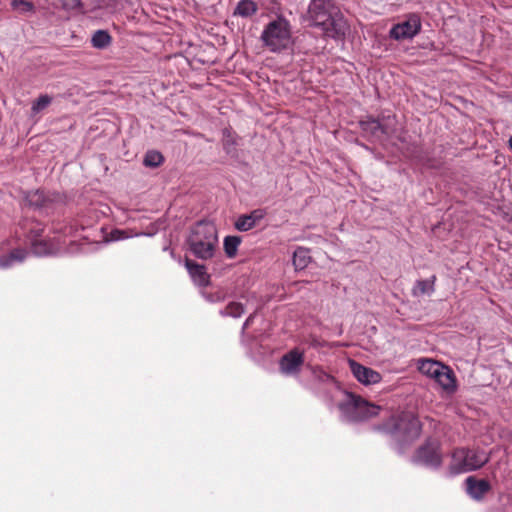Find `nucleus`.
<instances>
[{"instance_id": "nucleus-12", "label": "nucleus", "mask_w": 512, "mask_h": 512, "mask_svg": "<svg viewBox=\"0 0 512 512\" xmlns=\"http://www.w3.org/2000/svg\"><path fill=\"white\" fill-rule=\"evenodd\" d=\"M25 205L34 210H46L52 207L55 197L43 190L30 191L25 196Z\"/></svg>"}, {"instance_id": "nucleus-6", "label": "nucleus", "mask_w": 512, "mask_h": 512, "mask_svg": "<svg viewBox=\"0 0 512 512\" xmlns=\"http://www.w3.org/2000/svg\"><path fill=\"white\" fill-rule=\"evenodd\" d=\"M339 410L347 421L360 422L378 415L380 407L348 393L345 401L339 404Z\"/></svg>"}, {"instance_id": "nucleus-17", "label": "nucleus", "mask_w": 512, "mask_h": 512, "mask_svg": "<svg viewBox=\"0 0 512 512\" xmlns=\"http://www.w3.org/2000/svg\"><path fill=\"white\" fill-rule=\"evenodd\" d=\"M27 256V251L25 249L17 248L12 250L9 254L3 255L0 257V267L8 268L11 267L14 263L22 262Z\"/></svg>"}, {"instance_id": "nucleus-18", "label": "nucleus", "mask_w": 512, "mask_h": 512, "mask_svg": "<svg viewBox=\"0 0 512 512\" xmlns=\"http://www.w3.org/2000/svg\"><path fill=\"white\" fill-rule=\"evenodd\" d=\"M311 261L309 250L303 247H298L293 253V265L296 270L305 269Z\"/></svg>"}, {"instance_id": "nucleus-36", "label": "nucleus", "mask_w": 512, "mask_h": 512, "mask_svg": "<svg viewBox=\"0 0 512 512\" xmlns=\"http://www.w3.org/2000/svg\"><path fill=\"white\" fill-rule=\"evenodd\" d=\"M253 319H254V314H251L244 322L243 324V327H242V330H246L250 325L251 323L253 322Z\"/></svg>"}, {"instance_id": "nucleus-23", "label": "nucleus", "mask_w": 512, "mask_h": 512, "mask_svg": "<svg viewBox=\"0 0 512 512\" xmlns=\"http://www.w3.org/2000/svg\"><path fill=\"white\" fill-rule=\"evenodd\" d=\"M258 10L257 4L252 0H241L238 2L234 15L241 17H250L254 15Z\"/></svg>"}, {"instance_id": "nucleus-30", "label": "nucleus", "mask_w": 512, "mask_h": 512, "mask_svg": "<svg viewBox=\"0 0 512 512\" xmlns=\"http://www.w3.org/2000/svg\"><path fill=\"white\" fill-rule=\"evenodd\" d=\"M12 7L18 9L23 13H29L34 11V5L26 0H13Z\"/></svg>"}, {"instance_id": "nucleus-3", "label": "nucleus", "mask_w": 512, "mask_h": 512, "mask_svg": "<svg viewBox=\"0 0 512 512\" xmlns=\"http://www.w3.org/2000/svg\"><path fill=\"white\" fill-rule=\"evenodd\" d=\"M217 244L216 227L206 221L197 222L188 239V245L192 254L202 260L210 259L214 256Z\"/></svg>"}, {"instance_id": "nucleus-19", "label": "nucleus", "mask_w": 512, "mask_h": 512, "mask_svg": "<svg viewBox=\"0 0 512 512\" xmlns=\"http://www.w3.org/2000/svg\"><path fill=\"white\" fill-rule=\"evenodd\" d=\"M23 229L26 230V240L29 244L42 238V234L44 232L43 225L37 221L25 223Z\"/></svg>"}, {"instance_id": "nucleus-35", "label": "nucleus", "mask_w": 512, "mask_h": 512, "mask_svg": "<svg viewBox=\"0 0 512 512\" xmlns=\"http://www.w3.org/2000/svg\"><path fill=\"white\" fill-rule=\"evenodd\" d=\"M445 370V365H443V369H434V373H431V375L429 376L430 378H433L435 381L437 378H439L440 374L442 373V371Z\"/></svg>"}, {"instance_id": "nucleus-14", "label": "nucleus", "mask_w": 512, "mask_h": 512, "mask_svg": "<svg viewBox=\"0 0 512 512\" xmlns=\"http://www.w3.org/2000/svg\"><path fill=\"white\" fill-rule=\"evenodd\" d=\"M265 216L266 211L264 209H255L249 214L239 216L235 222V228L242 232L249 231L263 220Z\"/></svg>"}, {"instance_id": "nucleus-15", "label": "nucleus", "mask_w": 512, "mask_h": 512, "mask_svg": "<svg viewBox=\"0 0 512 512\" xmlns=\"http://www.w3.org/2000/svg\"><path fill=\"white\" fill-rule=\"evenodd\" d=\"M185 266L194 283L200 287H206L210 283V276L204 265L186 259Z\"/></svg>"}, {"instance_id": "nucleus-8", "label": "nucleus", "mask_w": 512, "mask_h": 512, "mask_svg": "<svg viewBox=\"0 0 512 512\" xmlns=\"http://www.w3.org/2000/svg\"><path fill=\"white\" fill-rule=\"evenodd\" d=\"M412 461L426 467L437 469L442 464V455L437 442L426 441L415 452Z\"/></svg>"}, {"instance_id": "nucleus-16", "label": "nucleus", "mask_w": 512, "mask_h": 512, "mask_svg": "<svg viewBox=\"0 0 512 512\" xmlns=\"http://www.w3.org/2000/svg\"><path fill=\"white\" fill-rule=\"evenodd\" d=\"M436 382L449 394L456 391L457 385L454 372L446 365L445 370L442 371L439 378L436 379Z\"/></svg>"}, {"instance_id": "nucleus-2", "label": "nucleus", "mask_w": 512, "mask_h": 512, "mask_svg": "<svg viewBox=\"0 0 512 512\" xmlns=\"http://www.w3.org/2000/svg\"><path fill=\"white\" fill-rule=\"evenodd\" d=\"M375 429L393 435L399 442L410 443L419 438L422 425L413 413L404 412L391 416L382 425L375 426Z\"/></svg>"}, {"instance_id": "nucleus-20", "label": "nucleus", "mask_w": 512, "mask_h": 512, "mask_svg": "<svg viewBox=\"0 0 512 512\" xmlns=\"http://www.w3.org/2000/svg\"><path fill=\"white\" fill-rule=\"evenodd\" d=\"M32 252L38 256H46L54 251V245L52 241L44 238L37 239L33 241L31 244Z\"/></svg>"}, {"instance_id": "nucleus-27", "label": "nucleus", "mask_w": 512, "mask_h": 512, "mask_svg": "<svg viewBox=\"0 0 512 512\" xmlns=\"http://www.w3.org/2000/svg\"><path fill=\"white\" fill-rule=\"evenodd\" d=\"M164 158L162 154L158 151L151 150L148 151L144 158V165L147 167H158L162 164Z\"/></svg>"}, {"instance_id": "nucleus-22", "label": "nucleus", "mask_w": 512, "mask_h": 512, "mask_svg": "<svg viewBox=\"0 0 512 512\" xmlns=\"http://www.w3.org/2000/svg\"><path fill=\"white\" fill-rule=\"evenodd\" d=\"M436 277L433 275L430 279L418 280L413 287L412 293L414 296H420L425 294H432L434 292V283Z\"/></svg>"}, {"instance_id": "nucleus-31", "label": "nucleus", "mask_w": 512, "mask_h": 512, "mask_svg": "<svg viewBox=\"0 0 512 512\" xmlns=\"http://www.w3.org/2000/svg\"><path fill=\"white\" fill-rule=\"evenodd\" d=\"M312 375L314 376L315 379H317L320 382H330L334 380V378L330 374L325 372L320 367H313Z\"/></svg>"}, {"instance_id": "nucleus-26", "label": "nucleus", "mask_w": 512, "mask_h": 512, "mask_svg": "<svg viewBox=\"0 0 512 512\" xmlns=\"http://www.w3.org/2000/svg\"><path fill=\"white\" fill-rule=\"evenodd\" d=\"M244 305L239 302H230L223 310L220 311L222 316H230L233 318H239L244 313Z\"/></svg>"}, {"instance_id": "nucleus-29", "label": "nucleus", "mask_w": 512, "mask_h": 512, "mask_svg": "<svg viewBox=\"0 0 512 512\" xmlns=\"http://www.w3.org/2000/svg\"><path fill=\"white\" fill-rule=\"evenodd\" d=\"M223 148L227 153L232 152V148L237 145L235 136L228 129L223 130Z\"/></svg>"}, {"instance_id": "nucleus-11", "label": "nucleus", "mask_w": 512, "mask_h": 512, "mask_svg": "<svg viewBox=\"0 0 512 512\" xmlns=\"http://www.w3.org/2000/svg\"><path fill=\"white\" fill-rule=\"evenodd\" d=\"M349 367L353 376L363 385L377 384L382 380V376L378 371L366 367L355 360H349Z\"/></svg>"}, {"instance_id": "nucleus-34", "label": "nucleus", "mask_w": 512, "mask_h": 512, "mask_svg": "<svg viewBox=\"0 0 512 512\" xmlns=\"http://www.w3.org/2000/svg\"><path fill=\"white\" fill-rule=\"evenodd\" d=\"M208 299L212 302L214 301H223L225 299V296L223 294H220V293H216L214 295H210L208 296Z\"/></svg>"}, {"instance_id": "nucleus-13", "label": "nucleus", "mask_w": 512, "mask_h": 512, "mask_svg": "<svg viewBox=\"0 0 512 512\" xmlns=\"http://www.w3.org/2000/svg\"><path fill=\"white\" fill-rule=\"evenodd\" d=\"M466 493L474 500L481 501L491 490L490 483L485 479H477L475 476H469L465 480Z\"/></svg>"}, {"instance_id": "nucleus-9", "label": "nucleus", "mask_w": 512, "mask_h": 512, "mask_svg": "<svg viewBox=\"0 0 512 512\" xmlns=\"http://www.w3.org/2000/svg\"><path fill=\"white\" fill-rule=\"evenodd\" d=\"M304 365V352L294 348L285 353L279 360V371L284 376L296 377Z\"/></svg>"}, {"instance_id": "nucleus-24", "label": "nucleus", "mask_w": 512, "mask_h": 512, "mask_svg": "<svg viewBox=\"0 0 512 512\" xmlns=\"http://www.w3.org/2000/svg\"><path fill=\"white\" fill-rule=\"evenodd\" d=\"M435 368L443 369V364L438 361H434L432 359H419L418 360L419 371L428 377L431 375V373H434Z\"/></svg>"}, {"instance_id": "nucleus-32", "label": "nucleus", "mask_w": 512, "mask_h": 512, "mask_svg": "<svg viewBox=\"0 0 512 512\" xmlns=\"http://www.w3.org/2000/svg\"><path fill=\"white\" fill-rule=\"evenodd\" d=\"M122 0H102L103 7L115 12L120 9Z\"/></svg>"}, {"instance_id": "nucleus-37", "label": "nucleus", "mask_w": 512, "mask_h": 512, "mask_svg": "<svg viewBox=\"0 0 512 512\" xmlns=\"http://www.w3.org/2000/svg\"><path fill=\"white\" fill-rule=\"evenodd\" d=\"M508 143H509V147L511 148L512 150V137H510V139L508 140Z\"/></svg>"}, {"instance_id": "nucleus-10", "label": "nucleus", "mask_w": 512, "mask_h": 512, "mask_svg": "<svg viewBox=\"0 0 512 512\" xmlns=\"http://www.w3.org/2000/svg\"><path fill=\"white\" fill-rule=\"evenodd\" d=\"M420 30V17L416 14H410L405 21L395 24L389 34L390 37L395 40L411 39L416 36Z\"/></svg>"}, {"instance_id": "nucleus-21", "label": "nucleus", "mask_w": 512, "mask_h": 512, "mask_svg": "<svg viewBox=\"0 0 512 512\" xmlns=\"http://www.w3.org/2000/svg\"><path fill=\"white\" fill-rule=\"evenodd\" d=\"M112 43V37L107 30H97L93 33L91 44L96 49H105Z\"/></svg>"}, {"instance_id": "nucleus-1", "label": "nucleus", "mask_w": 512, "mask_h": 512, "mask_svg": "<svg viewBox=\"0 0 512 512\" xmlns=\"http://www.w3.org/2000/svg\"><path fill=\"white\" fill-rule=\"evenodd\" d=\"M308 15L314 26L320 27L327 37H343L347 23L333 0H311Z\"/></svg>"}, {"instance_id": "nucleus-33", "label": "nucleus", "mask_w": 512, "mask_h": 512, "mask_svg": "<svg viewBox=\"0 0 512 512\" xmlns=\"http://www.w3.org/2000/svg\"><path fill=\"white\" fill-rule=\"evenodd\" d=\"M60 1L62 4V7L66 10H73V9L80 7V5H81L80 0H60Z\"/></svg>"}, {"instance_id": "nucleus-7", "label": "nucleus", "mask_w": 512, "mask_h": 512, "mask_svg": "<svg viewBox=\"0 0 512 512\" xmlns=\"http://www.w3.org/2000/svg\"><path fill=\"white\" fill-rule=\"evenodd\" d=\"M360 127L370 140L382 141L395 132L396 119L390 115L378 119L367 117V119L360 121Z\"/></svg>"}, {"instance_id": "nucleus-25", "label": "nucleus", "mask_w": 512, "mask_h": 512, "mask_svg": "<svg viewBox=\"0 0 512 512\" xmlns=\"http://www.w3.org/2000/svg\"><path fill=\"white\" fill-rule=\"evenodd\" d=\"M241 239L238 236H226L224 238V250L229 258H234L237 254Z\"/></svg>"}, {"instance_id": "nucleus-5", "label": "nucleus", "mask_w": 512, "mask_h": 512, "mask_svg": "<svg viewBox=\"0 0 512 512\" xmlns=\"http://www.w3.org/2000/svg\"><path fill=\"white\" fill-rule=\"evenodd\" d=\"M489 461V455L480 449L456 448L451 455L449 473L458 475L480 469Z\"/></svg>"}, {"instance_id": "nucleus-4", "label": "nucleus", "mask_w": 512, "mask_h": 512, "mask_svg": "<svg viewBox=\"0 0 512 512\" xmlns=\"http://www.w3.org/2000/svg\"><path fill=\"white\" fill-rule=\"evenodd\" d=\"M260 39L270 52L279 53L288 49L292 43L290 22L282 16L277 17L264 27Z\"/></svg>"}, {"instance_id": "nucleus-28", "label": "nucleus", "mask_w": 512, "mask_h": 512, "mask_svg": "<svg viewBox=\"0 0 512 512\" xmlns=\"http://www.w3.org/2000/svg\"><path fill=\"white\" fill-rule=\"evenodd\" d=\"M52 102V97L47 95V94H44V95H40L32 104V111L33 113H39L40 111L44 110L45 108H47Z\"/></svg>"}]
</instances>
